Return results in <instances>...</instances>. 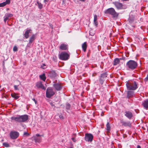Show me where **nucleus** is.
Wrapping results in <instances>:
<instances>
[{
    "label": "nucleus",
    "instance_id": "obj_28",
    "mask_svg": "<svg viewBox=\"0 0 148 148\" xmlns=\"http://www.w3.org/2000/svg\"><path fill=\"white\" fill-rule=\"evenodd\" d=\"M36 3L38 5L39 8L40 9H42L43 8V5L41 3L39 2L38 1H37Z\"/></svg>",
    "mask_w": 148,
    "mask_h": 148
},
{
    "label": "nucleus",
    "instance_id": "obj_5",
    "mask_svg": "<svg viewBox=\"0 0 148 148\" xmlns=\"http://www.w3.org/2000/svg\"><path fill=\"white\" fill-rule=\"evenodd\" d=\"M29 116L27 114H24L22 115H17L16 117H12L11 119L14 120H27Z\"/></svg>",
    "mask_w": 148,
    "mask_h": 148
},
{
    "label": "nucleus",
    "instance_id": "obj_10",
    "mask_svg": "<svg viewBox=\"0 0 148 148\" xmlns=\"http://www.w3.org/2000/svg\"><path fill=\"white\" fill-rule=\"evenodd\" d=\"M10 135L12 139H14L18 138L19 135V133L17 132L12 131L10 132Z\"/></svg>",
    "mask_w": 148,
    "mask_h": 148
},
{
    "label": "nucleus",
    "instance_id": "obj_31",
    "mask_svg": "<svg viewBox=\"0 0 148 148\" xmlns=\"http://www.w3.org/2000/svg\"><path fill=\"white\" fill-rule=\"evenodd\" d=\"M123 125L125 126H130L131 125V124L129 123H127V122H124L123 123Z\"/></svg>",
    "mask_w": 148,
    "mask_h": 148
},
{
    "label": "nucleus",
    "instance_id": "obj_47",
    "mask_svg": "<svg viewBox=\"0 0 148 148\" xmlns=\"http://www.w3.org/2000/svg\"><path fill=\"white\" fill-rule=\"evenodd\" d=\"M72 139L73 140V141L74 142H76V140H75V138H72Z\"/></svg>",
    "mask_w": 148,
    "mask_h": 148
},
{
    "label": "nucleus",
    "instance_id": "obj_21",
    "mask_svg": "<svg viewBox=\"0 0 148 148\" xmlns=\"http://www.w3.org/2000/svg\"><path fill=\"white\" fill-rule=\"evenodd\" d=\"M31 31L32 30L30 29H27L25 31V34H23V36L26 39H27L28 38L29 34L30 33Z\"/></svg>",
    "mask_w": 148,
    "mask_h": 148
},
{
    "label": "nucleus",
    "instance_id": "obj_9",
    "mask_svg": "<svg viewBox=\"0 0 148 148\" xmlns=\"http://www.w3.org/2000/svg\"><path fill=\"white\" fill-rule=\"evenodd\" d=\"M135 20V17L132 15H130L128 19L129 23L131 25V26L133 27H135V25L133 24Z\"/></svg>",
    "mask_w": 148,
    "mask_h": 148
},
{
    "label": "nucleus",
    "instance_id": "obj_18",
    "mask_svg": "<svg viewBox=\"0 0 148 148\" xmlns=\"http://www.w3.org/2000/svg\"><path fill=\"white\" fill-rule=\"evenodd\" d=\"M59 49H60L62 50H68V45L64 43H62L60 46Z\"/></svg>",
    "mask_w": 148,
    "mask_h": 148
},
{
    "label": "nucleus",
    "instance_id": "obj_43",
    "mask_svg": "<svg viewBox=\"0 0 148 148\" xmlns=\"http://www.w3.org/2000/svg\"><path fill=\"white\" fill-rule=\"evenodd\" d=\"M52 59L54 61H56L57 60V58L56 57H53Z\"/></svg>",
    "mask_w": 148,
    "mask_h": 148
},
{
    "label": "nucleus",
    "instance_id": "obj_32",
    "mask_svg": "<svg viewBox=\"0 0 148 148\" xmlns=\"http://www.w3.org/2000/svg\"><path fill=\"white\" fill-rule=\"evenodd\" d=\"M3 145L6 147H9V145L8 143H3Z\"/></svg>",
    "mask_w": 148,
    "mask_h": 148
},
{
    "label": "nucleus",
    "instance_id": "obj_3",
    "mask_svg": "<svg viewBox=\"0 0 148 148\" xmlns=\"http://www.w3.org/2000/svg\"><path fill=\"white\" fill-rule=\"evenodd\" d=\"M104 13L105 14H108L111 15L112 18L115 19L118 18L119 14V13L116 12L114 9L112 8L106 10L104 11Z\"/></svg>",
    "mask_w": 148,
    "mask_h": 148
},
{
    "label": "nucleus",
    "instance_id": "obj_42",
    "mask_svg": "<svg viewBox=\"0 0 148 148\" xmlns=\"http://www.w3.org/2000/svg\"><path fill=\"white\" fill-rule=\"evenodd\" d=\"M5 60H4L3 62H2V65L3 66V68L4 69V68L5 67Z\"/></svg>",
    "mask_w": 148,
    "mask_h": 148
},
{
    "label": "nucleus",
    "instance_id": "obj_57",
    "mask_svg": "<svg viewBox=\"0 0 148 148\" xmlns=\"http://www.w3.org/2000/svg\"><path fill=\"white\" fill-rule=\"evenodd\" d=\"M6 9H7V10H9V8H7Z\"/></svg>",
    "mask_w": 148,
    "mask_h": 148
},
{
    "label": "nucleus",
    "instance_id": "obj_53",
    "mask_svg": "<svg viewBox=\"0 0 148 148\" xmlns=\"http://www.w3.org/2000/svg\"><path fill=\"white\" fill-rule=\"evenodd\" d=\"M129 0H121V1L123 2L129 1Z\"/></svg>",
    "mask_w": 148,
    "mask_h": 148
},
{
    "label": "nucleus",
    "instance_id": "obj_30",
    "mask_svg": "<svg viewBox=\"0 0 148 148\" xmlns=\"http://www.w3.org/2000/svg\"><path fill=\"white\" fill-rule=\"evenodd\" d=\"M11 1L10 0H6L4 3H5V5L7 4H9L10 3Z\"/></svg>",
    "mask_w": 148,
    "mask_h": 148
},
{
    "label": "nucleus",
    "instance_id": "obj_6",
    "mask_svg": "<svg viewBox=\"0 0 148 148\" xmlns=\"http://www.w3.org/2000/svg\"><path fill=\"white\" fill-rule=\"evenodd\" d=\"M55 94V92L53 89L50 87H48L47 88L46 92V96L48 98H50Z\"/></svg>",
    "mask_w": 148,
    "mask_h": 148
},
{
    "label": "nucleus",
    "instance_id": "obj_20",
    "mask_svg": "<svg viewBox=\"0 0 148 148\" xmlns=\"http://www.w3.org/2000/svg\"><path fill=\"white\" fill-rule=\"evenodd\" d=\"M36 37L35 35L33 34L29 38V42L27 45H29V46H30L31 45V44H32L33 42L36 39Z\"/></svg>",
    "mask_w": 148,
    "mask_h": 148
},
{
    "label": "nucleus",
    "instance_id": "obj_29",
    "mask_svg": "<svg viewBox=\"0 0 148 148\" xmlns=\"http://www.w3.org/2000/svg\"><path fill=\"white\" fill-rule=\"evenodd\" d=\"M106 127H107V130L108 131H109L110 129V124H109L108 122L106 124Z\"/></svg>",
    "mask_w": 148,
    "mask_h": 148
},
{
    "label": "nucleus",
    "instance_id": "obj_36",
    "mask_svg": "<svg viewBox=\"0 0 148 148\" xmlns=\"http://www.w3.org/2000/svg\"><path fill=\"white\" fill-rule=\"evenodd\" d=\"M59 117L60 118V119L61 120L64 119V117L62 116V114H61L59 116Z\"/></svg>",
    "mask_w": 148,
    "mask_h": 148
},
{
    "label": "nucleus",
    "instance_id": "obj_11",
    "mask_svg": "<svg viewBox=\"0 0 148 148\" xmlns=\"http://www.w3.org/2000/svg\"><path fill=\"white\" fill-rule=\"evenodd\" d=\"M48 75L50 78L53 79L56 77L57 73L55 70H51L48 72Z\"/></svg>",
    "mask_w": 148,
    "mask_h": 148
},
{
    "label": "nucleus",
    "instance_id": "obj_16",
    "mask_svg": "<svg viewBox=\"0 0 148 148\" xmlns=\"http://www.w3.org/2000/svg\"><path fill=\"white\" fill-rule=\"evenodd\" d=\"M143 108L146 110H148V99L144 100L142 103Z\"/></svg>",
    "mask_w": 148,
    "mask_h": 148
},
{
    "label": "nucleus",
    "instance_id": "obj_37",
    "mask_svg": "<svg viewBox=\"0 0 148 148\" xmlns=\"http://www.w3.org/2000/svg\"><path fill=\"white\" fill-rule=\"evenodd\" d=\"M94 23L95 26L97 27L98 25V23L97 22V21H94Z\"/></svg>",
    "mask_w": 148,
    "mask_h": 148
},
{
    "label": "nucleus",
    "instance_id": "obj_15",
    "mask_svg": "<svg viewBox=\"0 0 148 148\" xmlns=\"http://www.w3.org/2000/svg\"><path fill=\"white\" fill-rule=\"evenodd\" d=\"M125 115L130 119L133 117V114L131 112L129 111H125Z\"/></svg>",
    "mask_w": 148,
    "mask_h": 148
},
{
    "label": "nucleus",
    "instance_id": "obj_17",
    "mask_svg": "<svg viewBox=\"0 0 148 148\" xmlns=\"http://www.w3.org/2000/svg\"><path fill=\"white\" fill-rule=\"evenodd\" d=\"M114 4L118 9H123V5L122 3L118 2H116L114 3Z\"/></svg>",
    "mask_w": 148,
    "mask_h": 148
},
{
    "label": "nucleus",
    "instance_id": "obj_25",
    "mask_svg": "<svg viewBox=\"0 0 148 148\" xmlns=\"http://www.w3.org/2000/svg\"><path fill=\"white\" fill-rule=\"evenodd\" d=\"M18 93H14L11 94V96L12 97L14 98L16 100H17L20 97V96H18Z\"/></svg>",
    "mask_w": 148,
    "mask_h": 148
},
{
    "label": "nucleus",
    "instance_id": "obj_38",
    "mask_svg": "<svg viewBox=\"0 0 148 148\" xmlns=\"http://www.w3.org/2000/svg\"><path fill=\"white\" fill-rule=\"evenodd\" d=\"M148 81V74L147 75V77L144 79V81L146 82Z\"/></svg>",
    "mask_w": 148,
    "mask_h": 148
},
{
    "label": "nucleus",
    "instance_id": "obj_52",
    "mask_svg": "<svg viewBox=\"0 0 148 148\" xmlns=\"http://www.w3.org/2000/svg\"><path fill=\"white\" fill-rule=\"evenodd\" d=\"M90 50H88V53L90 54Z\"/></svg>",
    "mask_w": 148,
    "mask_h": 148
},
{
    "label": "nucleus",
    "instance_id": "obj_45",
    "mask_svg": "<svg viewBox=\"0 0 148 148\" xmlns=\"http://www.w3.org/2000/svg\"><path fill=\"white\" fill-rule=\"evenodd\" d=\"M32 100L35 102V103L36 104L37 103V101L35 99V98H33Z\"/></svg>",
    "mask_w": 148,
    "mask_h": 148
},
{
    "label": "nucleus",
    "instance_id": "obj_8",
    "mask_svg": "<svg viewBox=\"0 0 148 148\" xmlns=\"http://www.w3.org/2000/svg\"><path fill=\"white\" fill-rule=\"evenodd\" d=\"M70 55L66 52L64 51L61 52L59 55V58L63 60H68Z\"/></svg>",
    "mask_w": 148,
    "mask_h": 148
},
{
    "label": "nucleus",
    "instance_id": "obj_35",
    "mask_svg": "<svg viewBox=\"0 0 148 148\" xmlns=\"http://www.w3.org/2000/svg\"><path fill=\"white\" fill-rule=\"evenodd\" d=\"M13 50L14 51H15L18 50L17 48L16 47V46H14L13 49Z\"/></svg>",
    "mask_w": 148,
    "mask_h": 148
},
{
    "label": "nucleus",
    "instance_id": "obj_34",
    "mask_svg": "<svg viewBox=\"0 0 148 148\" xmlns=\"http://www.w3.org/2000/svg\"><path fill=\"white\" fill-rule=\"evenodd\" d=\"M18 86H17L16 85H14V90H18L19 89H18Z\"/></svg>",
    "mask_w": 148,
    "mask_h": 148
},
{
    "label": "nucleus",
    "instance_id": "obj_33",
    "mask_svg": "<svg viewBox=\"0 0 148 148\" xmlns=\"http://www.w3.org/2000/svg\"><path fill=\"white\" fill-rule=\"evenodd\" d=\"M5 5L4 2L0 3V7H3L5 6Z\"/></svg>",
    "mask_w": 148,
    "mask_h": 148
},
{
    "label": "nucleus",
    "instance_id": "obj_44",
    "mask_svg": "<svg viewBox=\"0 0 148 148\" xmlns=\"http://www.w3.org/2000/svg\"><path fill=\"white\" fill-rule=\"evenodd\" d=\"M46 66V65L45 64H42L41 66V68H42L43 69H45V68H43V67L44 66Z\"/></svg>",
    "mask_w": 148,
    "mask_h": 148
},
{
    "label": "nucleus",
    "instance_id": "obj_27",
    "mask_svg": "<svg viewBox=\"0 0 148 148\" xmlns=\"http://www.w3.org/2000/svg\"><path fill=\"white\" fill-rule=\"evenodd\" d=\"M71 105L68 103H66V104L65 109L66 111L67 112H68V111L70 109Z\"/></svg>",
    "mask_w": 148,
    "mask_h": 148
},
{
    "label": "nucleus",
    "instance_id": "obj_54",
    "mask_svg": "<svg viewBox=\"0 0 148 148\" xmlns=\"http://www.w3.org/2000/svg\"><path fill=\"white\" fill-rule=\"evenodd\" d=\"M137 148H141L140 146L138 145L137 147Z\"/></svg>",
    "mask_w": 148,
    "mask_h": 148
},
{
    "label": "nucleus",
    "instance_id": "obj_22",
    "mask_svg": "<svg viewBox=\"0 0 148 148\" xmlns=\"http://www.w3.org/2000/svg\"><path fill=\"white\" fill-rule=\"evenodd\" d=\"M13 14H6L5 15V17H4V21L5 23H6L9 17H11L13 16Z\"/></svg>",
    "mask_w": 148,
    "mask_h": 148
},
{
    "label": "nucleus",
    "instance_id": "obj_24",
    "mask_svg": "<svg viewBox=\"0 0 148 148\" xmlns=\"http://www.w3.org/2000/svg\"><path fill=\"white\" fill-rule=\"evenodd\" d=\"M120 62V61L119 58H115L113 61V65L115 66L119 64Z\"/></svg>",
    "mask_w": 148,
    "mask_h": 148
},
{
    "label": "nucleus",
    "instance_id": "obj_50",
    "mask_svg": "<svg viewBox=\"0 0 148 148\" xmlns=\"http://www.w3.org/2000/svg\"><path fill=\"white\" fill-rule=\"evenodd\" d=\"M90 54H88L87 53V56L88 58L90 56Z\"/></svg>",
    "mask_w": 148,
    "mask_h": 148
},
{
    "label": "nucleus",
    "instance_id": "obj_23",
    "mask_svg": "<svg viewBox=\"0 0 148 148\" xmlns=\"http://www.w3.org/2000/svg\"><path fill=\"white\" fill-rule=\"evenodd\" d=\"M87 47V43L86 42H85L82 44V49L84 52L86 51Z\"/></svg>",
    "mask_w": 148,
    "mask_h": 148
},
{
    "label": "nucleus",
    "instance_id": "obj_26",
    "mask_svg": "<svg viewBox=\"0 0 148 148\" xmlns=\"http://www.w3.org/2000/svg\"><path fill=\"white\" fill-rule=\"evenodd\" d=\"M39 77L41 80H42L44 81H45L46 77L45 75V73H43L42 74L39 75Z\"/></svg>",
    "mask_w": 148,
    "mask_h": 148
},
{
    "label": "nucleus",
    "instance_id": "obj_19",
    "mask_svg": "<svg viewBox=\"0 0 148 148\" xmlns=\"http://www.w3.org/2000/svg\"><path fill=\"white\" fill-rule=\"evenodd\" d=\"M134 95V92L130 90H128L127 92L126 98H130L132 97Z\"/></svg>",
    "mask_w": 148,
    "mask_h": 148
},
{
    "label": "nucleus",
    "instance_id": "obj_56",
    "mask_svg": "<svg viewBox=\"0 0 148 148\" xmlns=\"http://www.w3.org/2000/svg\"><path fill=\"white\" fill-rule=\"evenodd\" d=\"M66 21H69V19L68 18H67L66 19Z\"/></svg>",
    "mask_w": 148,
    "mask_h": 148
},
{
    "label": "nucleus",
    "instance_id": "obj_39",
    "mask_svg": "<svg viewBox=\"0 0 148 148\" xmlns=\"http://www.w3.org/2000/svg\"><path fill=\"white\" fill-rule=\"evenodd\" d=\"M119 59L120 61L121 60H125V57H123L122 58H119Z\"/></svg>",
    "mask_w": 148,
    "mask_h": 148
},
{
    "label": "nucleus",
    "instance_id": "obj_4",
    "mask_svg": "<svg viewBox=\"0 0 148 148\" xmlns=\"http://www.w3.org/2000/svg\"><path fill=\"white\" fill-rule=\"evenodd\" d=\"M108 75L107 72L102 73L99 76L98 81L99 85H102Z\"/></svg>",
    "mask_w": 148,
    "mask_h": 148
},
{
    "label": "nucleus",
    "instance_id": "obj_51",
    "mask_svg": "<svg viewBox=\"0 0 148 148\" xmlns=\"http://www.w3.org/2000/svg\"><path fill=\"white\" fill-rule=\"evenodd\" d=\"M65 1V0H62V4H64Z\"/></svg>",
    "mask_w": 148,
    "mask_h": 148
},
{
    "label": "nucleus",
    "instance_id": "obj_48",
    "mask_svg": "<svg viewBox=\"0 0 148 148\" xmlns=\"http://www.w3.org/2000/svg\"><path fill=\"white\" fill-rule=\"evenodd\" d=\"M104 114H103V112H102L101 113V116H103L104 115Z\"/></svg>",
    "mask_w": 148,
    "mask_h": 148
},
{
    "label": "nucleus",
    "instance_id": "obj_2",
    "mask_svg": "<svg viewBox=\"0 0 148 148\" xmlns=\"http://www.w3.org/2000/svg\"><path fill=\"white\" fill-rule=\"evenodd\" d=\"M138 63L134 60H130L127 62L126 64V67L127 70L132 71L136 69L138 66Z\"/></svg>",
    "mask_w": 148,
    "mask_h": 148
},
{
    "label": "nucleus",
    "instance_id": "obj_41",
    "mask_svg": "<svg viewBox=\"0 0 148 148\" xmlns=\"http://www.w3.org/2000/svg\"><path fill=\"white\" fill-rule=\"evenodd\" d=\"M24 135L27 136L29 135V134L27 132H25L24 133Z\"/></svg>",
    "mask_w": 148,
    "mask_h": 148
},
{
    "label": "nucleus",
    "instance_id": "obj_40",
    "mask_svg": "<svg viewBox=\"0 0 148 148\" xmlns=\"http://www.w3.org/2000/svg\"><path fill=\"white\" fill-rule=\"evenodd\" d=\"M97 16L96 15H95L94 16V21H97Z\"/></svg>",
    "mask_w": 148,
    "mask_h": 148
},
{
    "label": "nucleus",
    "instance_id": "obj_13",
    "mask_svg": "<svg viewBox=\"0 0 148 148\" xmlns=\"http://www.w3.org/2000/svg\"><path fill=\"white\" fill-rule=\"evenodd\" d=\"M93 136L92 134H85V139L87 141L91 142L93 139Z\"/></svg>",
    "mask_w": 148,
    "mask_h": 148
},
{
    "label": "nucleus",
    "instance_id": "obj_7",
    "mask_svg": "<svg viewBox=\"0 0 148 148\" xmlns=\"http://www.w3.org/2000/svg\"><path fill=\"white\" fill-rule=\"evenodd\" d=\"M43 136V135H39L37 134L35 136H33L31 138V140L34 141L36 143H40L41 142L42 140V138Z\"/></svg>",
    "mask_w": 148,
    "mask_h": 148
},
{
    "label": "nucleus",
    "instance_id": "obj_14",
    "mask_svg": "<svg viewBox=\"0 0 148 148\" xmlns=\"http://www.w3.org/2000/svg\"><path fill=\"white\" fill-rule=\"evenodd\" d=\"M36 86L38 88H41L44 90H46V88L43 86L41 82H37L36 83Z\"/></svg>",
    "mask_w": 148,
    "mask_h": 148
},
{
    "label": "nucleus",
    "instance_id": "obj_46",
    "mask_svg": "<svg viewBox=\"0 0 148 148\" xmlns=\"http://www.w3.org/2000/svg\"><path fill=\"white\" fill-rule=\"evenodd\" d=\"M50 105L52 106H54L55 105L53 103L51 102L50 103Z\"/></svg>",
    "mask_w": 148,
    "mask_h": 148
},
{
    "label": "nucleus",
    "instance_id": "obj_12",
    "mask_svg": "<svg viewBox=\"0 0 148 148\" xmlns=\"http://www.w3.org/2000/svg\"><path fill=\"white\" fill-rule=\"evenodd\" d=\"M53 86L54 88L57 91L61 90L63 88V86L59 83H55L53 84Z\"/></svg>",
    "mask_w": 148,
    "mask_h": 148
},
{
    "label": "nucleus",
    "instance_id": "obj_55",
    "mask_svg": "<svg viewBox=\"0 0 148 148\" xmlns=\"http://www.w3.org/2000/svg\"><path fill=\"white\" fill-rule=\"evenodd\" d=\"M50 26L51 27L52 29H53V25H50Z\"/></svg>",
    "mask_w": 148,
    "mask_h": 148
},
{
    "label": "nucleus",
    "instance_id": "obj_49",
    "mask_svg": "<svg viewBox=\"0 0 148 148\" xmlns=\"http://www.w3.org/2000/svg\"><path fill=\"white\" fill-rule=\"evenodd\" d=\"M48 2V0H44V2L45 3L46 2Z\"/></svg>",
    "mask_w": 148,
    "mask_h": 148
},
{
    "label": "nucleus",
    "instance_id": "obj_1",
    "mask_svg": "<svg viewBox=\"0 0 148 148\" xmlns=\"http://www.w3.org/2000/svg\"><path fill=\"white\" fill-rule=\"evenodd\" d=\"M138 80H132L126 82V85L127 88L129 90H135L138 88Z\"/></svg>",
    "mask_w": 148,
    "mask_h": 148
}]
</instances>
